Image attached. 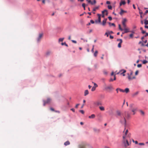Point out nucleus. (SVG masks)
<instances>
[{
  "mask_svg": "<svg viewBox=\"0 0 148 148\" xmlns=\"http://www.w3.org/2000/svg\"><path fill=\"white\" fill-rule=\"evenodd\" d=\"M72 41L75 43H77V42L75 40H72Z\"/></svg>",
  "mask_w": 148,
  "mask_h": 148,
  "instance_id": "nucleus-55",
  "label": "nucleus"
},
{
  "mask_svg": "<svg viewBox=\"0 0 148 148\" xmlns=\"http://www.w3.org/2000/svg\"><path fill=\"white\" fill-rule=\"evenodd\" d=\"M93 104L95 106H98L99 105H101V103H100V102L98 101L94 102L93 103Z\"/></svg>",
  "mask_w": 148,
  "mask_h": 148,
  "instance_id": "nucleus-10",
  "label": "nucleus"
},
{
  "mask_svg": "<svg viewBox=\"0 0 148 148\" xmlns=\"http://www.w3.org/2000/svg\"><path fill=\"white\" fill-rule=\"evenodd\" d=\"M98 52L97 51H95V52L94 53V56L95 57H97V54H98Z\"/></svg>",
  "mask_w": 148,
  "mask_h": 148,
  "instance_id": "nucleus-32",
  "label": "nucleus"
},
{
  "mask_svg": "<svg viewBox=\"0 0 148 148\" xmlns=\"http://www.w3.org/2000/svg\"><path fill=\"white\" fill-rule=\"evenodd\" d=\"M64 39V38H60L59 39V41L60 42V41H63V40Z\"/></svg>",
  "mask_w": 148,
  "mask_h": 148,
  "instance_id": "nucleus-42",
  "label": "nucleus"
},
{
  "mask_svg": "<svg viewBox=\"0 0 148 148\" xmlns=\"http://www.w3.org/2000/svg\"><path fill=\"white\" fill-rule=\"evenodd\" d=\"M51 52L50 51H48L46 52V55H49L51 53Z\"/></svg>",
  "mask_w": 148,
  "mask_h": 148,
  "instance_id": "nucleus-36",
  "label": "nucleus"
},
{
  "mask_svg": "<svg viewBox=\"0 0 148 148\" xmlns=\"http://www.w3.org/2000/svg\"><path fill=\"white\" fill-rule=\"evenodd\" d=\"M70 143L68 141H66V142H65L64 143V145L65 146H67L68 145H69Z\"/></svg>",
  "mask_w": 148,
  "mask_h": 148,
  "instance_id": "nucleus-28",
  "label": "nucleus"
},
{
  "mask_svg": "<svg viewBox=\"0 0 148 148\" xmlns=\"http://www.w3.org/2000/svg\"><path fill=\"white\" fill-rule=\"evenodd\" d=\"M125 12H126V11H124L123 9H121V12H120L119 14L121 15H122L123 13Z\"/></svg>",
  "mask_w": 148,
  "mask_h": 148,
  "instance_id": "nucleus-14",
  "label": "nucleus"
},
{
  "mask_svg": "<svg viewBox=\"0 0 148 148\" xmlns=\"http://www.w3.org/2000/svg\"><path fill=\"white\" fill-rule=\"evenodd\" d=\"M71 110L73 112H75V109L74 108H71Z\"/></svg>",
  "mask_w": 148,
  "mask_h": 148,
  "instance_id": "nucleus-58",
  "label": "nucleus"
},
{
  "mask_svg": "<svg viewBox=\"0 0 148 148\" xmlns=\"http://www.w3.org/2000/svg\"><path fill=\"white\" fill-rule=\"evenodd\" d=\"M110 39H112L114 37H113V36H111V35H110Z\"/></svg>",
  "mask_w": 148,
  "mask_h": 148,
  "instance_id": "nucleus-57",
  "label": "nucleus"
},
{
  "mask_svg": "<svg viewBox=\"0 0 148 148\" xmlns=\"http://www.w3.org/2000/svg\"><path fill=\"white\" fill-rule=\"evenodd\" d=\"M90 22L92 24H93L94 23V21L92 20H91L90 21Z\"/></svg>",
  "mask_w": 148,
  "mask_h": 148,
  "instance_id": "nucleus-54",
  "label": "nucleus"
},
{
  "mask_svg": "<svg viewBox=\"0 0 148 148\" xmlns=\"http://www.w3.org/2000/svg\"><path fill=\"white\" fill-rule=\"evenodd\" d=\"M128 79L129 80H132L133 79L135 78V77H131L130 75L129 74H128Z\"/></svg>",
  "mask_w": 148,
  "mask_h": 148,
  "instance_id": "nucleus-20",
  "label": "nucleus"
},
{
  "mask_svg": "<svg viewBox=\"0 0 148 148\" xmlns=\"http://www.w3.org/2000/svg\"><path fill=\"white\" fill-rule=\"evenodd\" d=\"M125 117L127 118H129L130 117V115L128 113H126L125 112Z\"/></svg>",
  "mask_w": 148,
  "mask_h": 148,
  "instance_id": "nucleus-17",
  "label": "nucleus"
},
{
  "mask_svg": "<svg viewBox=\"0 0 148 148\" xmlns=\"http://www.w3.org/2000/svg\"><path fill=\"white\" fill-rule=\"evenodd\" d=\"M107 19H104L103 22H102V25H104L106 24V21H107Z\"/></svg>",
  "mask_w": 148,
  "mask_h": 148,
  "instance_id": "nucleus-27",
  "label": "nucleus"
},
{
  "mask_svg": "<svg viewBox=\"0 0 148 148\" xmlns=\"http://www.w3.org/2000/svg\"><path fill=\"white\" fill-rule=\"evenodd\" d=\"M51 100L49 98H48L47 99L46 101H44V104L43 105L44 106H45V104L46 103H50L51 101Z\"/></svg>",
  "mask_w": 148,
  "mask_h": 148,
  "instance_id": "nucleus-9",
  "label": "nucleus"
},
{
  "mask_svg": "<svg viewBox=\"0 0 148 148\" xmlns=\"http://www.w3.org/2000/svg\"><path fill=\"white\" fill-rule=\"evenodd\" d=\"M55 111L56 112L58 113H60V112L59 111H58V110H56V111Z\"/></svg>",
  "mask_w": 148,
  "mask_h": 148,
  "instance_id": "nucleus-62",
  "label": "nucleus"
},
{
  "mask_svg": "<svg viewBox=\"0 0 148 148\" xmlns=\"http://www.w3.org/2000/svg\"><path fill=\"white\" fill-rule=\"evenodd\" d=\"M147 62H148L147 60H144L143 62V64H145L147 63Z\"/></svg>",
  "mask_w": 148,
  "mask_h": 148,
  "instance_id": "nucleus-40",
  "label": "nucleus"
},
{
  "mask_svg": "<svg viewBox=\"0 0 148 148\" xmlns=\"http://www.w3.org/2000/svg\"><path fill=\"white\" fill-rule=\"evenodd\" d=\"M139 145H144L145 144L143 143H139Z\"/></svg>",
  "mask_w": 148,
  "mask_h": 148,
  "instance_id": "nucleus-51",
  "label": "nucleus"
},
{
  "mask_svg": "<svg viewBox=\"0 0 148 148\" xmlns=\"http://www.w3.org/2000/svg\"><path fill=\"white\" fill-rule=\"evenodd\" d=\"M105 13V14L106 15H107L108 14V11L106 10H104V11L102 12V14H103V13Z\"/></svg>",
  "mask_w": 148,
  "mask_h": 148,
  "instance_id": "nucleus-22",
  "label": "nucleus"
},
{
  "mask_svg": "<svg viewBox=\"0 0 148 148\" xmlns=\"http://www.w3.org/2000/svg\"><path fill=\"white\" fill-rule=\"evenodd\" d=\"M82 6H83V7L84 8V10H85V3H83L82 4Z\"/></svg>",
  "mask_w": 148,
  "mask_h": 148,
  "instance_id": "nucleus-43",
  "label": "nucleus"
},
{
  "mask_svg": "<svg viewBox=\"0 0 148 148\" xmlns=\"http://www.w3.org/2000/svg\"><path fill=\"white\" fill-rule=\"evenodd\" d=\"M97 15L98 16V21L99 23H100L101 21V15L99 14H98Z\"/></svg>",
  "mask_w": 148,
  "mask_h": 148,
  "instance_id": "nucleus-19",
  "label": "nucleus"
},
{
  "mask_svg": "<svg viewBox=\"0 0 148 148\" xmlns=\"http://www.w3.org/2000/svg\"><path fill=\"white\" fill-rule=\"evenodd\" d=\"M141 66H142V64H138L137 65V67H138L140 68V67H141Z\"/></svg>",
  "mask_w": 148,
  "mask_h": 148,
  "instance_id": "nucleus-50",
  "label": "nucleus"
},
{
  "mask_svg": "<svg viewBox=\"0 0 148 148\" xmlns=\"http://www.w3.org/2000/svg\"><path fill=\"white\" fill-rule=\"evenodd\" d=\"M119 90L120 92H124V90H123V89H120V88H119Z\"/></svg>",
  "mask_w": 148,
  "mask_h": 148,
  "instance_id": "nucleus-48",
  "label": "nucleus"
},
{
  "mask_svg": "<svg viewBox=\"0 0 148 148\" xmlns=\"http://www.w3.org/2000/svg\"><path fill=\"white\" fill-rule=\"evenodd\" d=\"M99 108L101 111H104L105 110L104 108L102 106H100L99 107Z\"/></svg>",
  "mask_w": 148,
  "mask_h": 148,
  "instance_id": "nucleus-25",
  "label": "nucleus"
},
{
  "mask_svg": "<svg viewBox=\"0 0 148 148\" xmlns=\"http://www.w3.org/2000/svg\"><path fill=\"white\" fill-rule=\"evenodd\" d=\"M43 34L42 33H40L39 34L37 38V40L38 42H39L40 41V40L42 37Z\"/></svg>",
  "mask_w": 148,
  "mask_h": 148,
  "instance_id": "nucleus-7",
  "label": "nucleus"
},
{
  "mask_svg": "<svg viewBox=\"0 0 148 148\" xmlns=\"http://www.w3.org/2000/svg\"><path fill=\"white\" fill-rule=\"evenodd\" d=\"M138 71H136L135 72V75H137L138 74Z\"/></svg>",
  "mask_w": 148,
  "mask_h": 148,
  "instance_id": "nucleus-52",
  "label": "nucleus"
},
{
  "mask_svg": "<svg viewBox=\"0 0 148 148\" xmlns=\"http://www.w3.org/2000/svg\"><path fill=\"white\" fill-rule=\"evenodd\" d=\"M147 36H148V33H146V34L145 35V36L146 37Z\"/></svg>",
  "mask_w": 148,
  "mask_h": 148,
  "instance_id": "nucleus-64",
  "label": "nucleus"
},
{
  "mask_svg": "<svg viewBox=\"0 0 148 148\" xmlns=\"http://www.w3.org/2000/svg\"><path fill=\"white\" fill-rule=\"evenodd\" d=\"M145 28H147V29H148V26L145 25Z\"/></svg>",
  "mask_w": 148,
  "mask_h": 148,
  "instance_id": "nucleus-63",
  "label": "nucleus"
},
{
  "mask_svg": "<svg viewBox=\"0 0 148 148\" xmlns=\"http://www.w3.org/2000/svg\"><path fill=\"white\" fill-rule=\"evenodd\" d=\"M89 94L88 91V90H85L84 92V95L85 96H86V95H88Z\"/></svg>",
  "mask_w": 148,
  "mask_h": 148,
  "instance_id": "nucleus-24",
  "label": "nucleus"
},
{
  "mask_svg": "<svg viewBox=\"0 0 148 148\" xmlns=\"http://www.w3.org/2000/svg\"><path fill=\"white\" fill-rule=\"evenodd\" d=\"M116 114L117 116H120L121 117V113L120 111L119 110L116 111Z\"/></svg>",
  "mask_w": 148,
  "mask_h": 148,
  "instance_id": "nucleus-13",
  "label": "nucleus"
},
{
  "mask_svg": "<svg viewBox=\"0 0 148 148\" xmlns=\"http://www.w3.org/2000/svg\"><path fill=\"white\" fill-rule=\"evenodd\" d=\"M139 112L140 113V114L141 115H144L145 114V113L144 111L141 110H139Z\"/></svg>",
  "mask_w": 148,
  "mask_h": 148,
  "instance_id": "nucleus-30",
  "label": "nucleus"
},
{
  "mask_svg": "<svg viewBox=\"0 0 148 148\" xmlns=\"http://www.w3.org/2000/svg\"><path fill=\"white\" fill-rule=\"evenodd\" d=\"M122 71H123V72L121 73V75H122L123 74L125 73L126 72V71L124 70H120L119 72L118 73H117V74H119V73H121Z\"/></svg>",
  "mask_w": 148,
  "mask_h": 148,
  "instance_id": "nucleus-12",
  "label": "nucleus"
},
{
  "mask_svg": "<svg viewBox=\"0 0 148 148\" xmlns=\"http://www.w3.org/2000/svg\"><path fill=\"white\" fill-rule=\"evenodd\" d=\"M93 130L94 131L96 132H99L100 131L99 129H97L96 128H94Z\"/></svg>",
  "mask_w": 148,
  "mask_h": 148,
  "instance_id": "nucleus-35",
  "label": "nucleus"
},
{
  "mask_svg": "<svg viewBox=\"0 0 148 148\" xmlns=\"http://www.w3.org/2000/svg\"><path fill=\"white\" fill-rule=\"evenodd\" d=\"M105 89L110 92L112 91L114 89L112 85H110L105 87Z\"/></svg>",
  "mask_w": 148,
  "mask_h": 148,
  "instance_id": "nucleus-3",
  "label": "nucleus"
},
{
  "mask_svg": "<svg viewBox=\"0 0 148 148\" xmlns=\"http://www.w3.org/2000/svg\"><path fill=\"white\" fill-rule=\"evenodd\" d=\"M130 108L132 111L133 112V114L134 115L137 111L138 108L137 107H134V104L132 103L130 105Z\"/></svg>",
  "mask_w": 148,
  "mask_h": 148,
  "instance_id": "nucleus-1",
  "label": "nucleus"
},
{
  "mask_svg": "<svg viewBox=\"0 0 148 148\" xmlns=\"http://www.w3.org/2000/svg\"><path fill=\"white\" fill-rule=\"evenodd\" d=\"M92 83L94 84V86H93V87L96 88L98 86L97 85L96 83H94L93 82H92Z\"/></svg>",
  "mask_w": 148,
  "mask_h": 148,
  "instance_id": "nucleus-38",
  "label": "nucleus"
},
{
  "mask_svg": "<svg viewBox=\"0 0 148 148\" xmlns=\"http://www.w3.org/2000/svg\"><path fill=\"white\" fill-rule=\"evenodd\" d=\"M124 92H125L126 93H127L129 92V89L128 88H126L124 90Z\"/></svg>",
  "mask_w": 148,
  "mask_h": 148,
  "instance_id": "nucleus-26",
  "label": "nucleus"
},
{
  "mask_svg": "<svg viewBox=\"0 0 148 148\" xmlns=\"http://www.w3.org/2000/svg\"><path fill=\"white\" fill-rule=\"evenodd\" d=\"M61 45H65L66 47H68V45L65 42H62L61 43Z\"/></svg>",
  "mask_w": 148,
  "mask_h": 148,
  "instance_id": "nucleus-37",
  "label": "nucleus"
},
{
  "mask_svg": "<svg viewBox=\"0 0 148 148\" xmlns=\"http://www.w3.org/2000/svg\"><path fill=\"white\" fill-rule=\"evenodd\" d=\"M123 143L124 144L125 147H127L130 145V144L129 143L127 140L126 139L125 136H123Z\"/></svg>",
  "mask_w": 148,
  "mask_h": 148,
  "instance_id": "nucleus-2",
  "label": "nucleus"
},
{
  "mask_svg": "<svg viewBox=\"0 0 148 148\" xmlns=\"http://www.w3.org/2000/svg\"><path fill=\"white\" fill-rule=\"evenodd\" d=\"M120 122L122 124H124L125 126L126 125V121L125 117L124 116L123 118L121 117L120 120Z\"/></svg>",
  "mask_w": 148,
  "mask_h": 148,
  "instance_id": "nucleus-5",
  "label": "nucleus"
},
{
  "mask_svg": "<svg viewBox=\"0 0 148 148\" xmlns=\"http://www.w3.org/2000/svg\"><path fill=\"white\" fill-rule=\"evenodd\" d=\"M109 34L108 33V32H106L105 33V35H106L107 36V37H108V36Z\"/></svg>",
  "mask_w": 148,
  "mask_h": 148,
  "instance_id": "nucleus-46",
  "label": "nucleus"
},
{
  "mask_svg": "<svg viewBox=\"0 0 148 148\" xmlns=\"http://www.w3.org/2000/svg\"><path fill=\"white\" fill-rule=\"evenodd\" d=\"M99 6H98L95 7L94 8H93V11H95L96 10H98L99 9Z\"/></svg>",
  "mask_w": 148,
  "mask_h": 148,
  "instance_id": "nucleus-23",
  "label": "nucleus"
},
{
  "mask_svg": "<svg viewBox=\"0 0 148 148\" xmlns=\"http://www.w3.org/2000/svg\"><path fill=\"white\" fill-rule=\"evenodd\" d=\"M123 30H124V32H123L122 34H123L125 33H127L128 32H131L130 31V29L126 27L124 28Z\"/></svg>",
  "mask_w": 148,
  "mask_h": 148,
  "instance_id": "nucleus-8",
  "label": "nucleus"
},
{
  "mask_svg": "<svg viewBox=\"0 0 148 148\" xmlns=\"http://www.w3.org/2000/svg\"><path fill=\"white\" fill-rule=\"evenodd\" d=\"M128 132V130H126V131L125 132V134H124L123 135V136H125V138H126V136Z\"/></svg>",
  "mask_w": 148,
  "mask_h": 148,
  "instance_id": "nucleus-29",
  "label": "nucleus"
},
{
  "mask_svg": "<svg viewBox=\"0 0 148 148\" xmlns=\"http://www.w3.org/2000/svg\"><path fill=\"white\" fill-rule=\"evenodd\" d=\"M119 29L121 31H122L123 30V29H122L121 27V26L120 25V24H119Z\"/></svg>",
  "mask_w": 148,
  "mask_h": 148,
  "instance_id": "nucleus-33",
  "label": "nucleus"
},
{
  "mask_svg": "<svg viewBox=\"0 0 148 148\" xmlns=\"http://www.w3.org/2000/svg\"><path fill=\"white\" fill-rule=\"evenodd\" d=\"M126 3L124 1H122L120 3V5L121 6L122 5H125V4Z\"/></svg>",
  "mask_w": 148,
  "mask_h": 148,
  "instance_id": "nucleus-21",
  "label": "nucleus"
},
{
  "mask_svg": "<svg viewBox=\"0 0 148 148\" xmlns=\"http://www.w3.org/2000/svg\"><path fill=\"white\" fill-rule=\"evenodd\" d=\"M108 24L110 26H113L114 27H115V24L114 23H111L110 22L108 23Z\"/></svg>",
  "mask_w": 148,
  "mask_h": 148,
  "instance_id": "nucleus-31",
  "label": "nucleus"
},
{
  "mask_svg": "<svg viewBox=\"0 0 148 148\" xmlns=\"http://www.w3.org/2000/svg\"><path fill=\"white\" fill-rule=\"evenodd\" d=\"M96 88L93 86L91 89V91H94L95 90Z\"/></svg>",
  "mask_w": 148,
  "mask_h": 148,
  "instance_id": "nucleus-41",
  "label": "nucleus"
},
{
  "mask_svg": "<svg viewBox=\"0 0 148 148\" xmlns=\"http://www.w3.org/2000/svg\"><path fill=\"white\" fill-rule=\"evenodd\" d=\"M144 23L145 25L148 24V21L145 20L144 22Z\"/></svg>",
  "mask_w": 148,
  "mask_h": 148,
  "instance_id": "nucleus-39",
  "label": "nucleus"
},
{
  "mask_svg": "<svg viewBox=\"0 0 148 148\" xmlns=\"http://www.w3.org/2000/svg\"><path fill=\"white\" fill-rule=\"evenodd\" d=\"M79 105V104H76L75 106V108H77L78 106Z\"/></svg>",
  "mask_w": 148,
  "mask_h": 148,
  "instance_id": "nucleus-56",
  "label": "nucleus"
},
{
  "mask_svg": "<svg viewBox=\"0 0 148 148\" xmlns=\"http://www.w3.org/2000/svg\"><path fill=\"white\" fill-rule=\"evenodd\" d=\"M140 29L141 30L142 33L143 34H145V32L143 30V28L142 27L140 28Z\"/></svg>",
  "mask_w": 148,
  "mask_h": 148,
  "instance_id": "nucleus-34",
  "label": "nucleus"
},
{
  "mask_svg": "<svg viewBox=\"0 0 148 148\" xmlns=\"http://www.w3.org/2000/svg\"><path fill=\"white\" fill-rule=\"evenodd\" d=\"M106 3L108 4H110V2L109 1H107L106 2Z\"/></svg>",
  "mask_w": 148,
  "mask_h": 148,
  "instance_id": "nucleus-59",
  "label": "nucleus"
},
{
  "mask_svg": "<svg viewBox=\"0 0 148 148\" xmlns=\"http://www.w3.org/2000/svg\"><path fill=\"white\" fill-rule=\"evenodd\" d=\"M88 2L89 3H90L92 5H94L96 3V1L95 0H94L93 2H91L90 0H89L88 1Z\"/></svg>",
  "mask_w": 148,
  "mask_h": 148,
  "instance_id": "nucleus-16",
  "label": "nucleus"
},
{
  "mask_svg": "<svg viewBox=\"0 0 148 148\" xmlns=\"http://www.w3.org/2000/svg\"><path fill=\"white\" fill-rule=\"evenodd\" d=\"M130 38H132L133 36V34H130Z\"/></svg>",
  "mask_w": 148,
  "mask_h": 148,
  "instance_id": "nucleus-47",
  "label": "nucleus"
},
{
  "mask_svg": "<svg viewBox=\"0 0 148 148\" xmlns=\"http://www.w3.org/2000/svg\"><path fill=\"white\" fill-rule=\"evenodd\" d=\"M119 88H117L116 89V90L117 92V93H118V90H119Z\"/></svg>",
  "mask_w": 148,
  "mask_h": 148,
  "instance_id": "nucleus-61",
  "label": "nucleus"
},
{
  "mask_svg": "<svg viewBox=\"0 0 148 148\" xmlns=\"http://www.w3.org/2000/svg\"><path fill=\"white\" fill-rule=\"evenodd\" d=\"M95 116L94 114H92L91 116H89L88 118L90 119H93L95 118Z\"/></svg>",
  "mask_w": 148,
  "mask_h": 148,
  "instance_id": "nucleus-18",
  "label": "nucleus"
},
{
  "mask_svg": "<svg viewBox=\"0 0 148 148\" xmlns=\"http://www.w3.org/2000/svg\"><path fill=\"white\" fill-rule=\"evenodd\" d=\"M90 145L86 143H83L79 145V148H86V146H89Z\"/></svg>",
  "mask_w": 148,
  "mask_h": 148,
  "instance_id": "nucleus-4",
  "label": "nucleus"
},
{
  "mask_svg": "<svg viewBox=\"0 0 148 148\" xmlns=\"http://www.w3.org/2000/svg\"><path fill=\"white\" fill-rule=\"evenodd\" d=\"M50 110L52 111H54V109L53 108H50Z\"/></svg>",
  "mask_w": 148,
  "mask_h": 148,
  "instance_id": "nucleus-60",
  "label": "nucleus"
},
{
  "mask_svg": "<svg viewBox=\"0 0 148 148\" xmlns=\"http://www.w3.org/2000/svg\"><path fill=\"white\" fill-rule=\"evenodd\" d=\"M127 21V20L126 18H124L123 19L122 21V24L123 28L126 27V25L125 24L126 23Z\"/></svg>",
  "mask_w": 148,
  "mask_h": 148,
  "instance_id": "nucleus-6",
  "label": "nucleus"
},
{
  "mask_svg": "<svg viewBox=\"0 0 148 148\" xmlns=\"http://www.w3.org/2000/svg\"><path fill=\"white\" fill-rule=\"evenodd\" d=\"M108 33L109 34H112L113 33V32L112 31H108Z\"/></svg>",
  "mask_w": 148,
  "mask_h": 148,
  "instance_id": "nucleus-45",
  "label": "nucleus"
},
{
  "mask_svg": "<svg viewBox=\"0 0 148 148\" xmlns=\"http://www.w3.org/2000/svg\"><path fill=\"white\" fill-rule=\"evenodd\" d=\"M119 40L120 41V42L118 44V46L119 48H120L121 47V44L122 42V41L121 39H119Z\"/></svg>",
  "mask_w": 148,
  "mask_h": 148,
  "instance_id": "nucleus-15",
  "label": "nucleus"
},
{
  "mask_svg": "<svg viewBox=\"0 0 148 148\" xmlns=\"http://www.w3.org/2000/svg\"><path fill=\"white\" fill-rule=\"evenodd\" d=\"M79 111L83 114L84 113V111L83 110H80Z\"/></svg>",
  "mask_w": 148,
  "mask_h": 148,
  "instance_id": "nucleus-49",
  "label": "nucleus"
},
{
  "mask_svg": "<svg viewBox=\"0 0 148 148\" xmlns=\"http://www.w3.org/2000/svg\"><path fill=\"white\" fill-rule=\"evenodd\" d=\"M108 18L110 21H111L112 20V18L111 16H109Z\"/></svg>",
  "mask_w": 148,
  "mask_h": 148,
  "instance_id": "nucleus-53",
  "label": "nucleus"
},
{
  "mask_svg": "<svg viewBox=\"0 0 148 148\" xmlns=\"http://www.w3.org/2000/svg\"><path fill=\"white\" fill-rule=\"evenodd\" d=\"M139 91H137L135 93L133 94L132 95V96L133 97H134L136 96H137L139 93Z\"/></svg>",
  "mask_w": 148,
  "mask_h": 148,
  "instance_id": "nucleus-11",
  "label": "nucleus"
},
{
  "mask_svg": "<svg viewBox=\"0 0 148 148\" xmlns=\"http://www.w3.org/2000/svg\"><path fill=\"white\" fill-rule=\"evenodd\" d=\"M108 9H112V7L110 5H108Z\"/></svg>",
  "mask_w": 148,
  "mask_h": 148,
  "instance_id": "nucleus-44",
  "label": "nucleus"
}]
</instances>
